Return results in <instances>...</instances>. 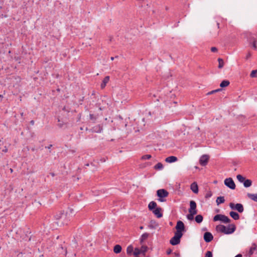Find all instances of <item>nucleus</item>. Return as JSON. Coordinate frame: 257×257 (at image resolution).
Here are the masks:
<instances>
[{"instance_id": "58836bf2", "label": "nucleus", "mask_w": 257, "mask_h": 257, "mask_svg": "<svg viewBox=\"0 0 257 257\" xmlns=\"http://www.w3.org/2000/svg\"><path fill=\"white\" fill-rule=\"evenodd\" d=\"M172 252V250L171 248H168L166 251V253L167 254H170Z\"/></svg>"}, {"instance_id": "c9c22d12", "label": "nucleus", "mask_w": 257, "mask_h": 257, "mask_svg": "<svg viewBox=\"0 0 257 257\" xmlns=\"http://www.w3.org/2000/svg\"><path fill=\"white\" fill-rule=\"evenodd\" d=\"M212 196V193L210 191V192H207L206 194H205V198L207 199V198H209L210 197H211Z\"/></svg>"}, {"instance_id": "a878e982", "label": "nucleus", "mask_w": 257, "mask_h": 257, "mask_svg": "<svg viewBox=\"0 0 257 257\" xmlns=\"http://www.w3.org/2000/svg\"><path fill=\"white\" fill-rule=\"evenodd\" d=\"M230 84V82L228 80H223L221 83L220 84V86L222 88L227 87Z\"/></svg>"}, {"instance_id": "b1692460", "label": "nucleus", "mask_w": 257, "mask_h": 257, "mask_svg": "<svg viewBox=\"0 0 257 257\" xmlns=\"http://www.w3.org/2000/svg\"><path fill=\"white\" fill-rule=\"evenodd\" d=\"M224 202L225 199L223 196L218 197L216 200V202L218 205L220 204L223 203Z\"/></svg>"}, {"instance_id": "2eb2a0df", "label": "nucleus", "mask_w": 257, "mask_h": 257, "mask_svg": "<svg viewBox=\"0 0 257 257\" xmlns=\"http://www.w3.org/2000/svg\"><path fill=\"white\" fill-rule=\"evenodd\" d=\"M157 203L155 201H151L150 202V203L148 205V208L149 210L152 211L153 210L157 208Z\"/></svg>"}, {"instance_id": "bb28decb", "label": "nucleus", "mask_w": 257, "mask_h": 257, "mask_svg": "<svg viewBox=\"0 0 257 257\" xmlns=\"http://www.w3.org/2000/svg\"><path fill=\"white\" fill-rule=\"evenodd\" d=\"M134 247L132 245H130L126 248V252L128 254H131L134 252Z\"/></svg>"}, {"instance_id": "f03ea898", "label": "nucleus", "mask_w": 257, "mask_h": 257, "mask_svg": "<svg viewBox=\"0 0 257 257\" xmlns=\"http://www.w3.org/2000/svg\"><path fill=\"white\" fill-rule=\"evenodd\" d=\"M236 227L234 224H229L227 227L222 224L216 226L215 230L218 233H222L225 234L233 233L236 230Z\"/></svg>"}, {"instance_id": "7c9ffc66", "label": "nucleus", "mask_w": 257, "mask_h": 257, "mask_svg": "<svg viewBox=\"0 0 257 257\" xmlns=\"http://www.w3.org/2000/svg\"><path fill=\"white\" fill-rule=\"evenodd\" d=\"M154 168L156 170H161L163 168V165L161 163H158Z\"/></svg>"}, {"instance_id": "13d9d810", "label": "nucleus", "mask_w": 257, "mask_h": 257, "mask_svg": "<svg viewBox=\"0 0 257 257\" xmlns=\"http://www.w3.org/2000/svg\"><path fill=\"white\" fill-rule=\"evenodd\" d=\"M141 158H142V159H145V156H143Z\"/></svg>"}, {"instance_id": "4468645a", "label": "nucleus", "mask_w": 257, "mask_h": 257, "mask_svg": "<svg viewBox=\"0 0 257 257\" xmlns=\"http://www.w3.org/2000/svg\"><path fill=\"white\" fill-rule=\"evenodd\" d=\"M190 189L194 193H197L198 192V185L195 182L191 184Z\"/></svg>"}, {"instance_id": "c85d7f7f", "label": "nucleus", "mask_w": 257, "mask_h": 257, "mask_svg": "<svg viewBox=\"0 0 257 257\" xmlns=\"http://www.w3.org/2000/svg\"><path fill=\"white\" fill-rule=\"evenodd\" d=\"M218 68L219 69H221L224 66V61L222 59V58H219L218 59Z\"/></svg>"}, {"instance_id": "ddd939ff", "label": "nucleus", "mask_w": 257, "mask_h": 257, "mask_svg": "<svg viewBox=\"0 0 257 257\" xmlns=\"http://www.w3.org/2000/svg\"><path fill=\"white\" fill-rule=\"evenodd\" d=\"M159 226V224L154 220H152L149 223L148 227L152 229H156Z\"/></svg>"}, {"instance_id": "c03bdc74", "label": "nucleus", "mask_w": 257, "mask_h": 257, "mask_svg": "<svg viewBox=\"0 0 257 257\" xmlns=\"http://www.w3.org/2000/svg\"><path fill=\"white\" fill-rule=\"evenodd\" d=\"M52 147V145H50L49 146L46 147L45 148H47L48 149H50Z\"/></svg>"}, {"instance_id": "cd10ccee", "label": "nucleus", "mask_w": 257, "mask_h": 257, "mask_svg": "<svg viewBox=\"0 0 257 257\" xmlns=\"http://www.w3.org/2000/svg\"><path fill=\"white\" fill-rule=\"evenodd\" d=\"M203 216L201 215H197L195 217V221L197 223H200L203 221Z\"/></svg>"}, {"instance_id": "774afa93", "label": "nucleus", "mask_w": 257, "mask_h": 257, "mask_svg": "<svg viewBox=\"0 0 257 257\" xmlns=\"http://www.w3.org/2000/svg\"><path fill=\"white\" fill-rule=\"evenodd\" d=\"M136 257H139V256H136Z\"/></svg>"}, {"instance_id": "6e6552de", "label": "nucleus", "mask_w": 257, "mask_h": 257, "mask_svg": "<svg viewBox=\"0 0 257 257\" xmlns=\"http://www.w3.org/2000/svg\"><path fill=\"white\" fill-rule=\"evenodd\" d=\"M67 213H65L64 211H60L57 212L55 215L54 218L57 222L60 221L61 219L66 218Z\"/></svg>"}, {"instance_id": "338daca9", "label": "nucleus", "mask_w": 257, "mask_h": 257, "mask_svg": "<svg viewBox=\"0 0 257 257\" xmlns=\"http://www.w3.org/2000/svg\"><path fill=\"white\" fill-rule=\"evenodd\" d=\"M149 115H151V112H149Z\"/></svg>"}, {"instance_id": "de8ad7c7", "label": "nucleus", "mask_w": 257, "mask_h": 257, "mask_svg": "<svg viewBox=\"0 0 257 257\" xmlns=\"http://www.w3.org/2000/svg\"><path fill=\"white\" fill-rule=\"evenodd\" d=\"M235 257H242V255L241 254H238Z\"/></svg>"}, {"instance_id": "4be33fe9", "label": "nucleus", "mask_w": 257, "mask_h": 257, "mask_svg": "<svg viewBox=\"0 0 257 257\" xmlns=\"http://www.w3.org/2000/svg\"><path fill=\"white\" fill-rule=\"evenodd\" d=\"M102 130V127L100 125H97L95 126H94L92 128V132L95 133H101V131Z\"/></svg>"}, {"instance_id": "9b49d317", "label": "nucleus", "mask_w": 257, "mask_h": 257, "mask_svg": "<svg viewBox=\"0 0 257 257\" xmlns=\"http://www.w3.org/2000/svg\"><path fill=\"white\" fill-rule=\"evenodd\" d=\"M162 208L161 207H157L155 209L152 211L154 214L158 218H160L163 216V214L161 212Z\"/></svg>"}, {"instance_id": "3c124183", "label": "nucleus", "mask_w": 257, "mask_h": 257, "mask_svg": "<svg viewBox=\"0 0 257 257\" xmlns=\"http://www.w3.org/2000/svg\"><path fill=\"white\" fill-rule=\"evenodd\" d=\"M253 46L254 48H255V47H256L255 42H254V43H253Z\"/></svg>"}, {"instance_id": "49530a36", "label": "nucleus", "mask_w": 257, "mask_h": 257, "mask_svg": "<svg viewBox=\"0 0 257 257\" xmlns=\"http://www.w3.org/2000/svg\"><path fill=\"white\" fill-rule=\"evenodd\" d=\"M50 175H51L52 177H54L55 176V174L54 173H50Z\"/></svg>"}, {"instance_id": "052dcab7", "label": "nucleus", "mask_w": 257, "mask_h": 257, "mask_svg": "<svg viewBox=\"0 0 257 257\" xmlns=\"http://www.w3.org/2000/svg\"><path fill=\"white\" fill-rule=\"evenodd\" d=\"M85 166H89V164H86L85 165Z\"/></svg>"}, {"instance_id": "f3484780", "label": "nucleus", "mask_w": 257, "mask_h": 257, "mask_svg": "<svg viewBox=\"0 0 257 257\" xmlns=\"http://www.w3.org/2000/svg\"><path fill=\"white\" fill-rule=\"evenodd\" d=\"M256 247L257 245H256L255 243H253L252 244V245L250 247L248 252V254L249 256L252 255L254 252L255 251H256Z\"/></svg>"}, {"instance_id": "a18cd8bd", "label": "nucleus", "mask_w": 257, "mask_h": 257, "mask_svg": "<svg viewBox=\"0 0 257 257\" xmlns=\"http://www.w3.org/2000/svg\"><path fill=\"white\" fill-rule=\"evenodd\" d=\"M34 123H35V121H34V120H32L30 121V123H31L32 125H34Z\"/></svg>"}, {"instance_id": "e433bc0d", "label": "nucleus", "mask_w": 257, "mask_h": 257, "mask_svg": "<svg viewBox=\"0 0 257 257\" xmlns=\"http://www.w3.org/2000/svg\"><path fill=\"white\" fill-rule=\"evenodd\" d=\"M89 117L91 120H92L93 121H95L96 119V116H94L93 114H90Z\"/></svg>"}, {"instance_id": "0e129e2a", "label": "nucleus", "mask_w": 257, "mask_h": 257, "mask_svg": "<svg viewBox=\"0 0 257 257\" xmlns=\"http://www.w3.org/2000/svg\"><path fill=\"white\" fill-rule=\"evenodd\" d=\"M66 254H67V250H66V251H65V255H66Z\"/></svg>"}, {"instance_id": "f704fd0d", "label": "nucleus", "mask_w": 257, "mask_h": 257, "mask_svg": "<svg viewBox=\"0 0 257 257\" xmlns=\"http://www.w3.org/2000/svg\"><path fill=\"white\" fill-rule=\"evenodd\" d=\"M205 257H212V252L210 251H207L205 254Z\"/></svg>"}, {"instance_id": "0eeeda50", "label": "nucleus", "mask_w": 257, "mask_h": 257, "mask_svg": "<svg viewBox=\"0 0 257 257\" xmlns=\"http://www.w3.org/2000/svg\"><path fill=\"white\" fill-rule=\"evenodd\" d=\"M224 183L226 186L232 190H234L235 188V184L231 178L225 179L224 181Z\"/></svg>"}, {"instance_id": "39448f33", "label": "nucleus", "mask_w": 257, "mask_h": 257, "mask_svg": "<svg viewBox=\"0 0 257 257\" xmlns=\"http://www.w3.org/2000/svg\"><path fill=\"white\" fill-rule=\"evenodd\" d=\"M157 195L159 197V200L161 202H163L165 200L163 198L167 197L169 193L166 190L161 189L157 191Z\"/></svg>"}, {"instance_id": "473e14b6", "label": "nucleus", "mask_w": 257, "mask_h": 257, "mask_svg": "<svg viewBox=\"0 0 257 257\" xmlns=\"http://www.w3.org/2000/svg\"><path fill=\"white\" fill-rule=\"evenodd\" d=\"M250 76L251 78L257 77V70H252L251 72V73L250 74Z\"/></svg>"}, {"instance_id": "69168bd1", "label": "nucleus", "mask_w": 257, "mask_h": 257, "mask_svg": "<svg viewBox=\"0 0 257 257\" xmlns=\"http://www.w3.org/2000/svg\"><path fill=\"white\" fill-rule=\"evenodd\" d=\"M11 172H13V170L12 169H11Z\"/></svg>"}, {"instance_id": "864d4df0", "label": "nucleus", "mask_w": 257, "mask_h": 257, "mask_svg": "<svg viewBox=\"0 0 257 257\" xmlns=\"http://www.w3.org/2000/svg\"><path fill=\"white\" fill-rule=\"evenodd\" d=\"M219 211H220L219 209H216V212H219Z\"/></svg>"}, {"instance_id": "a211bd4d", "label": "nucleus", "mask_w": 257, "mask_h": 257, "mask_svg": "<svg viewBox=\"0 0 257 257\" xmlns=\"http://www.w3.org/2000/svg\"><path fill=\"white\" fill-rule=\"evenodd\" d=\"M229 215L234 220H238L239 219V215L236 212L230 211Z\"/></svg>"}, {"instance_id": "680f3d73", "label": "nucleus", "mask_w": 257, "mask_h": 257, "mask_svg": "<svg viewBox=\"0 0 257 257\" xmlns=\"http://www.w3.org/2000/svg\"><path fill=\"white\" fill-rule=\"evenodd\" d=\"M217 26H218V28H219V23H217Z\"/></svg>"}, {"instance_id": "4d7b16f0", "label": "nucleus", "mask_w": 257, "mask_h": 257, "mask_svg": "<svg viewBox=\"0 0 257 257\" xmlns=\"http://www.w3.org/2000/svg\"><path fill=\"white\" fill-rule=\"evenodd\" d=\"M140 228L141 229H142L143 228V226H141L140 227Z\"/></svg>"}, {"instance_id": "dca6fc26", "label": "nucleus", "mask_w": 257, "mask_h": 257, "mask_svg": "<svg viewBox=\"0 0 257 257\" xmlns=\"http://www.w3.org/2000/svg\"><path fill=\"white\" fill-rule=\"evenodd\" d=\"M178 160L177 158L175 156H170L165 159V161L167 163H171L177 161Z\"/></svg>"}, {"instance_id": "2f4dec72", "label": "nucleus", "mask_w": 257, "mask_h": 257, "mask_svg": "<svg viewBox=\"0 0 257 257\" xmlns=\"http://www.w3.org/2000/svg\"><path fill=\"white\" fill-rule=\"evenodd\" d=\"M236 178L238 181L241 183H243L245 180V178L241 175H237Z\"/></svg>"}, {"instance_id": "f8f14e48", "label": "nucleus", "mask_w": 257, "mask_h": 257, "mask_svg": "<svg viewBox=\"0 0 257 257\" xmlns=\"http://www.w3.org/2000/svg\"><path fill=\"white\" fill-rule=\"evenodd\" d=\"M193 211H195L196 213H197L196 210V203L194 201L191 200L190 202V208L189 209V212H193Z\"/></svg>"}, {"instance_id": "6ab92c4d", "label": "nucleus", "mask_w": 257, "mask_h": 257, "mask_svg": "<svg viewBox=\"0 0 257 257\" xmlns=\"http://www.w3.org/2000/svg\"><path fill=\"white\" fill-rule=\"evenodd\" d=\"M109 80V77L108 76H105L102 80L101 84V88H103L105 87L106 84L108 82Z\"/></svg>"}, {"instance_id": "8fccbe9b", "label": "nucleus", "mask_w": 257, "mask_h": 257, "mask_svg": "<svg viewBox=\"0 0 257 257\" xmlns=\"http://www.w3.org/2000/svg\"><path fill=\"white\" fill-rule=\"evenodd\" d=\"M148 234L147 233H146V236H145L146 239L148 237Z\"/></svg>"}, {"instance_id": "423d86ee", "label": "nucleus", "mask_w": 257, "mask_h": 257, "mask_svg": "<svg viewBox=\"0 0 257 257\" xmlns=\"http://www.w3.org/2000/svg\"><path fill=\"white\" fill-rule=\"evenodd\" d=\"M229 205L231 209L236 210L239 213H242L244 210L243 206L241 203L234 204L233 203H230Z\"/></svg>"}, {"instance_id": "e2e57ef3", "label": "nucleus", "mask_w": 257, "mask_h": 257, "mask_svg": "<svg viewBox=\"0 0 257 257\" xmlns=\"http://www.w3.org/2000/svg\"><path fill=\"white\" fill-rule=\"evenodd\" d=\"M21 115L23 116V112L21 113Z\"/></svg>"}, {"instance_id": "5fc2aeb1", "label": "nucleus", "mask_w": 257, "mask_h": 257, "mask_svg": "<svg viewBox=\"0 0 257 257\" xmlns=\"http://www.w3.org/2000/svg\"><path fill=\"white\" fill-rule=\"evenodd\" d=\"M110 59H111V60H112H112H114V57H111L110 58Z\"/></svg>"}, {"instance_id": "ea45409f", "label": "nucleus", "mask_w": 257, "mask_h": 257, "mask_svg": "<svg viewBox=\"0 0 257 257\" xmlns=\"http://www.w3.org/2000/svg\"><path fill=\"white\" fill-rule=\"evenodd\" d=\"M174 254L176 257H180V254L179 252H175L174 253Z\"/></svg>"}, {"instance_id": "09e8293b", "label": "nucleus", "mask_w": 257, "mask_h": 257, "mask_svg": "<svg viewBox=\"0 0 257 257\" xmlns=\"http://www.w3.org/2000/svg\"><path fill=\"white\" fill-rule=\"evenodd\" d=\"M23 255L22 253H19L18 255V257H22Z\"/></svg>"}, {"instance_id": "37998d69", "label": "nucleus", "mask_w": 257, "mask_h": 257, "mask_svg": "<svg viewBox=\"0 0 257 257\" xmlns=\"http://www.w3.org/2000/svg\"><path fill=\"white\" fill-rule=\"evenodd\" d=\"M250 53H248L247 55L246 56V59H247L248 58L250 57Z\"/></svg>"}, {"instance_id": "72a5a7b5", "label": "nucleus", "mask_w": 257, "mask_h": 257, "mask_svg": "<svg viewBox=\"0 0 257 257\" xmlns=\"http://www.w3.org/2000/svg\"><path fill=\"white\" fill-rule=\"evenodd\" d=\"M222 90L221 88H219V89H216V90H212L211 91H210L208 93H207V95H210V94H212L214 93H216L217 92H218V91H220Z\"/></svg>"}, {"instance_id": "c756f323", "label": "nucleus", "mask_w": 257, "mask_h": 257, "mask_svg": "<svg viewBox=\"0 0 257 257\" xmlns=\"http://www.w3.org/2000/svg\"><path fill=\"white\" fill-rule=\"evenodd\" d=\"M196 214L195 211H193V212H189V214L187 215V218L188 220H192L194 218V215Z\"/></svg>"}, {"instance_id": "9d476101", "label": "nucleus", "mask_w": 257, "mask_h": 257, "mask_svg": "<svg viewBox=\"0 0 257 257\" xmlns=\"http://www.w3.org/2000/svg\"><path fill=\"white\" fill-rule=\"evenodd\" d=\"M203 238L206 242H210L213 239V236L210 232H206L203 235Z\"/></svg>"}, {"instance_id": "79ce46f5", "label": "nucleus", "mask_w": 257, "mask_h": 257, "mask_svg": "<svg viewBox=\"0 0 257 257\" xmlns=\"http://www.w3.org/2000/svg\"><path fill=\"white\" fill-rule=\"evenodd\" d=\"M8 148H7V147H5L4 149H3V150H2V151H3V152H5V153H7V152H8Z\"/></svg>"}, {"instance_id": "6e6d98bb", "label": "nucleus", "mask_w": 257, "mask_h": 257, "mask_svg": "<svg viewBox=\"0 0 257 257\" xmlns=\"http://www.w3.org/2000/svg\"><path fill=\"white\" fill-rule=\"evenodd\" d=\"M145 248H146V252L148 249V247L147 246H146Z\"/></svg>"}, {"instance_id": "f257e3e1", "label": "nucleus", "mask_w": 257, "mask_h": 257, "mask_svg": "<svg viewBox=\"0 0 257 257\" xmlns=\"http://www.w3.org/2000/svg\"><path fill=\"white\" fill-rule=\"evenodd\" d=\"M175 229L176 231L175 232L174 236L170 240V243L172 245H176L180 243V239L183 235V232L186 231L184 223L181 220L177 221Z\"/></svg>"}, {"instance_id": "393cba45", "label": "nucleus", "mask_w": 257, "mask_h": 257, "mask_svg": "<svg viewBox=\"0 0 257 257\" xmlns=\"http://www.w3.org/2000/svg\"><path fill=\"white\" fill-rule=\"evenodd\" d=\"M247 196L251 200L257 202V194L248 193Z\"/></svg>"}, {"instance_id": "412c9836", "label": "nucleus", "mask_w": 257, "mask_h": 257, "mask_svg": "<svg viewBox=\"0 0 257 257\" xmlns=\"http://www.w3.org/2000/svg\"><path fill=\"white\" fill-rule=\"evenodd\" d=\"M122 249L121 246L119 244L115 245L113 247V251L115 253H119Z\"/></svg>"}, {"instance_id": "a19ab883", "label": "nucleus", "mask_w": 257, "mask_h": 257, "mask_svg": "<svg viewBox=\"0 0 257 257\" xmlns=\"http://www.w3.org/2000/svg\"><path fill=\"white\" fill-rule=\"evenodd\" d=\"M151 158V155H146V160H149Z\"/></svg>"}, {"instance_id": "5701e85b", "label": "nucleus", "mask_w": 257, "mask_h": 257, "mask_svg": "<svg viewBox=\"0 0 257 257\" xmlns=\"http://www.w3.org/2000/svg\"><path fill=\"white\" fill-rule=\"evenodd\" d=\"M243 183V186L246 188L250 187L252 184V181L249 179H245Z\"/></svg>"}, {"instance_id": "603ef678", "label": "nucleus", "mask_w": 257, "mask_h": 257, "mask_svg": "<svg viewBox=\"0 0 257 257\" xmlns=\"http://www.w3.org/2000/svg\"><path fill=\"white\" fill-rule=\"evenodd\" d=\"M213 183H214V184H216V183H217V181L215 180V181H214Z\"/></svg>"}, {"instance_id": "7ed1b4c3", "label": "nucleus", "mask_w": 257, "mask_h": 257, "mask_svg": "<svg viewBox=\"0 0 257 257\" xmlns=\"http://www.w3.org/2000/svg\"><path fill=\"white\" fill-rule=\"evenodd\" d=\"M213 221H220L224 223H228L231 220L226 215L223 214H217L213 217Z\"/></svg>"}, {"instance_id": "20e7f679", "label": "nucleus", "mask_w": 257, "mask_h": 257, "mask_svg": "<svg viewBox=\"0 0 257 257\" xmlns=\"http://www.w3.org/2000/svg\"><path fill=\"white\" fill-rule=\"evenodd\" d=\"M145 240V233H143L141 235V242L142 244V247L141 249H139L138 247L135 248V250L133 252V254L135 256H138V255L140 254L141 253H142L145 255V247L144 245L143 244L144 241Z\"/></svg>"}, {"instance_id": "4c0bfd02", "label": "nucleus", "mask_w": 257, "mask_h": 257, "mask_svg": "<svg viewBox=\"0 0 257 257\" xmlns=\"http://www.w3.org/2000/svg\"><path fill=\"white\" fill-rule=\"evenodd\" d=\"M211 51L212 52H216L217 51V48L215 47H211Z\"/></svg>"}, {"instance_id": "aec40b11", "label": "nucleus", "mask_w": 257, "mask_h": 257, "mask_svg": "<svg viewBox=\"0 0 257 257\" xmlns=\"http://www.w3.org/2000/svg\"><path fill=\"white\" fill-rule=\"evenodd\" d=\"M68 221L69 220H68V219L67 218V215L66 219H65V218L61 219L60 221L56 222V223L58 225H59L61 226L62 225L67 224Z\"/></svg>"}, {"instance_id": "1a4fd4ad", "label": "nucleus", "mask_w": 257, "mask_h": 257, "mask_svg": "<svg viewBox=\"0 0 257 257\" xmlns=\"http://www.w3.org/2000/svg\"><path fill=\"white\" fill-rule=\"evenodd\" d=\"M209 156L207 155H202L199 159V163L202 166H205L209 161Z\"/></svg>"}, {"instance_id": "bf43d9fd", "label": "nucleus", "mask_w": 257, "mask_h": 257, "mask_svg": "<svg viewBox=\"0 0 257 257\" xmlns=\"http://www.w3.org/2000/svg\"><path fill=\"white\" fill-rule=\"evenodd\" d=\"M3 95H0V98H3Z\"/></svg>"}]
</instances>
